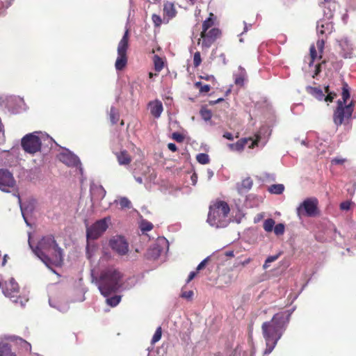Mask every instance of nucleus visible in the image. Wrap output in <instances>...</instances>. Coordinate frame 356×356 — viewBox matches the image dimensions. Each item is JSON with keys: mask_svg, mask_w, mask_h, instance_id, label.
Returning a JSON list of instances; mask_svg holds the SVG:
<instances>
[{"mask_svg": "<svg viewBox=\"0 0 356 356\" xmlns=\"http://www.w3.org/2000/svg\"><path fill=\"white\" fill-rule=\"evenodd\" d=\"M291 314V312L277 313L271 321L263 323L262 332L266 345L264 355L270 354L275 347L286 330Z\"/></svg>", "mask_w": 356, "mask_h": 356, "instance_id": "1", "label": "nucleus"}, {"mask_svg": "<svg viewBox=\"0 0 356 356\" xmlns=\"http://www.w3.org/2000/svg\"><path fill=\"white\" fill-rule=\"evenodd\" d=\"M33 251L48 268L51 266H58L63 263L62 250L51 236L42 238Z\"/></svg>", "mask_w": 356, "mask_h": 356, "instance_id": "2", "label": "nucleus"}, {"mask_svg": "<svg viewBox=\"0 0 356 356\" xmlns=\"http://www.w3.org/2000/svg\"><path fill=\"white\" fill-rule=\"evenodd\" d=\"M122 277V273L111 267L102 271L96 283L101 293L108 297L121 287Z\"/></svg>", "mask_w": 356, "mask_h": 356, "instance_id": "3", "label": "nucleus"}, {"mask_svg": "<svg viewBox=\"0 0 356 356\" xmlns=\"http://www.w3.org/2000/svg\"><path fill=\"white\" fill-rule=\"evenodd\" d=\"M52 143L53 139L41 131L26 134L22 139V147L24 150L31 154L40 151L42 146H51Z\"/></svg>", "mask_w": 356, "mask_h": 356, "instance_id": "4", "label": "nucleus"}, {"mask_svg": "<svg viewBox=\"0 0 356 356\" xmlns=\"http://www.w3.org/2000/svg\"><path fill=\"white\" fill-rule=\"evenodd\" d=\"M229 212V207L225 202H216L210 206L207 222L212 227H225L228 225Z\"/></svg>", "mask_w": 356, "mask_h": 356, "instance_id": "5", "label": "nucleus"}, {"mask_svg": "<svg viewBox=\"0 0 356 356\" xmlns=\"http://www.w3.org/2000/svg\"><path fill=\"white\" fill-rule=\"evenodd\" d=\"M347 87V84L343 86L341 99L338 101V106L336 111L334 113V122L337 125H340L346 120L349 119L351 117L353 111L352 102L349 104H347V100L350 98V93Z\"/></svg>", "mask_w": 356, "mask_h": 356, "instance_id": "6", "label": "nucleus"}, {"mask_svg": "<svg viewBox=\"0 0 356 356\" xmlns=\"http://www.w3.org/2000/svg\"><path fill=\"white\" fill-rule=\"evenodd\" d=\"M129 46V31L126 30L118 45V57L115 63L116 70H122L127 65V51Z\"/></svg>", "mask_w": 356, "mask_h": 356, "instance_id": "7", "label": "nucleus"}, {"mask_svg": "<svg viewBox=\"0 0 356 356\" xmlns=\"http://www.w3.org/2000/svg\"><path fill=\"white\" fill-rule=\"evenodd\" d=\"M318 200L315 197L305 200L297 208L296 213L299 218L303 216H313L316 213Z\"/></svg>", "mask_w": 356, "mask_h": 356, "instance_id": "8", "label": "nucleus"}, {"mask_svg": "<svg viewBox=\"0 0 356 356\" xmlns=\"http://www.w3.org/2000/svg\"><path fill=\"white\" fill-rule=\"evenodd\" d=\"M110 218H105L94 223L87 228V237L90 239H96L100 236L108 228Z\"/></svg>", "mask_w": 356, "mask_h": 356, "instance_id": "9", "label": "nucleus"}, {"mask_svg": "<svg viewBox=\"0 0 356 356\" xmlns=\"http://www.w3.org/2000/svg\"><path fill=\"white\" fill-rule=\"evenodd\" d=\"M168 241L164 237L158 238L147 251V256L151 259H157L163 252L168 250Z\"/></svg>", "mask_w": 356, "mask_h": 356, "instance_id": "10", "label": "nucleus"}, {"mask_svg": "<svg viewBox=\"0 0 356 356\" xmlns=\"http://www.w3.org/2000/svg\"><path fill=\"white\" fill-rule=\"evenodd\" d=\"M58 159L62 163L69 167H76L80 173H83V168L79 157L72 152L65 149L63 152L60 153Z\"/></svg>", "mask_w": 356, "mask_h": 356, "instance_id": "11", "label": "nucleus"}, {"mask_svg": "<svg viewBox=\"0 0 356 356\" xmlns=\"http://www.w3.org/2000/svg\"><path fill=\"white\" fill-rule=\"evenodd\" d=\"M15 181L13 174L8 170L0 169V190L9 193L15 188Z\"/></svg>", "mask_w": 356, "mask_h": 356, "instance_id": "12", "label": "nucleus"}, {"mask_svg": "<svg viewBox=\"0 0 356 356\" xmlns=\"http://www.w3.org/2000/svg\"><path fill=\"white\" fill-rule=\"evenodd\" d=\"M109 244L112 250L120 256L126 255L129 252V244L123 236H113Z\"/></svg>", "mask_w": 356, "mask_h": 356, "instance_id": "13", "label": "nucleus"}, {"mask_svg": "<svg viewBox=\"0 0 356 356\" xmlns=\"http://www.w3.org/2000/svg\"><path fill=\"white\" fill-rule=\"evenodd\" d=\"M259 138L260 137L258 135L254 140L252 138H243L235 143H229L227 146L231 151L241 152L245 146H248L249 148H254L258 145Z\"/></svg>", "mask_w": 356, "mask_h": 356, "instance_id": "14", "label": "nucleus"}, {"mask_svg": "<svg viewBox=\"0 0 356 356\" xmlns=\"http://www.w3.org/2000/svg\"><path fill=\"white\" fill-rule=\"evenodd\" d=\"M307 91L317 99L324 100L325 102H332L334 96L335 95H332V93H329L328 87L325 88V93L321 89L312 86L307 87Z\"/></svg>", "mask_w": 356, "mask_h": 356, "instance_id": "15", "label": "nucleus"}, {"mask_svg": "<svg viewBox=\"0 0 356 356\" xmlns=\"http://www.w3.org/2000/svg\"><path fill=\"white\" fill-rule=\"evenodd\" d=\"M3 293L10 299L17 297L19 291L18 284L15 282L14 278H10L8 282H6L3 287Z\"/></svg>", "mask_w": 356, "mask_h": 356, "instance_id": "16", "label": "nucleus"}, {"mask_svg": "<svg viewBox=\"0 0 356 356\" xmlns=\"http://www.w3.org/2000/svg\"><path fill=\"white\" fill-rule=\"evenodd\" d=\"M177 13V11L173 3L170 1H165L163 3V23L168 24L172 19L176 17Z\"/></svg>", "mask_w": 356, "mask_h": 356, "instance_id": "17", "label": "nucleus"}, {"mask_svg": "<svg viewBox=\"0 0 356 356\" xmlns=\"http://www.w3.org/2000/svg\"><path fill=\"white\" fill-rule=\"evenodd\" d=\"M324 39L323 38H319L316 42V47L314 45H312L310 47V58L311 61L309 62V66H311L314 61L317 59L318 58H321V56H318V53L316 51V49H318V52L321 54L323 51V49L324 48Z\"/></svg>", "mask_w": 356, "mask_h": 356, "instance_id": "18", "label": "nucleus"}, {"mask_svg": "<svg viewBox=\"0 0 356 356\" xmlns=\"http://www.w3.org/2000/svg\"><path fill=\"white\" fill-rule=\"evenodd\" d=\"M316 29L318 34L327 35L332 32L333 25L327 20H320L317 22Z\"/></svg>", "mask_w": 356, "mask_h": 356, "instance_id": "19", "label": "nucleus"}, {"mask_svg": "<svg viewBox=\"0 0 356 356\" xmlns=\"http://www.w3.org/2000/svg\"><path fill=\"white\" fill-rule=\"evenodd\" d=\"M220 35V31L218 29H212L209 31L206 32V37L202 38L203 39L202 41V47H205L207 48L209 47L213 40Z\"/></svg>", "mask_w": 356, "mask_h": 356, "instance_id": "20", "label": "nucleus"}, {"mask_svg": "<svg viewBox=\"0 0 356 356\" xmlns=\"http://www.w3.org/2000/svg\"><path fill=\"white\" fill-rule=\"evenodd\" d=\"M151 114L156 118H159L163 112V105L161 102L155 100L150 102L148 104Z\"/></svg>", "mask_w": 356, "mask_h": 356, "instance_id": "21", "label": "nucleus"}, {"mask_svg": "<svg viewBox=\"0 0 356 356\" xmlns=\"http://www.w3.org/2000/svg\"><path fill=\"white\" fill-rule=\"evenodd\" d=\"M253 181L250 177H246L237 184V190L240 194L248 192L251 189Z\"/></svg>", "mask_w": 356, "mask_h": 356, "instance_id": "22", "label": "nucleus"}, {"mask_svg": "<svg viewBox=\"0 0 356 356\" xmlns=\"http://www.w3.org/2000/svg\"><path fill=\"white\" fill-rule=\"evenodd\" d=\"M118 163L121 165H128L130 163L131 159L126 150L120 151L115 153Z\"/></svg>", "mask_w": 356, "mask_h": 356, "instance_id": "23", "label": "nucleus"}, {"mask_svg": "<svg viewBox=\"0 0 356 356\" xmlns=\"http://www.w3.org/2000/svg\"><path fill=\"white\" fill-rule=\"evenodd\" d=\"M0 356H16L6 342H0Z\"/></svg>", "mask_w": 356, "mask_h": 356, "instance_id": "24", "label": "nucleus"}, {"mask_svg": "<svg viewBox=\"0 0 356 356\" xmlns=\"http://www.w3.org/2000/svg\"><path fill=\"white\" fill-rule=\"evenodd\" d=\"M213 15L212 13H210L209 17L202 24V31L201 33V38H205L206 37V32L207 30L212 26L213 24V21L212 19V17Z\"/></svg>", "mask_w": 356, "mask_h": 356, "instance_id": "25", "label": "nucleus"}, {"mask_svg": "<svg viewBox=\"0 0 356 356\" xmlns=\"http://www.w3.org/2000/svg\"><path fill=\"white\" fill-rule=\"evenodd\" d=\"M284 190V186L283 184H273L268 188V191L272 194H282Z\"/></svg>", "mask_w": 356, "mask_h": 356, "instance_id": "26", "label": "nucleus"}, {"mask_svg": "<svg viewBox=\"0 0 356 356\" xmlns=\"http://www.w3.org/2000/svg\"><path fill=\"white\" fill-rule=\"evenodd\" d=\"M275 222L272 218H268L264 222V229L267 232H270L273 231Z\"/></svg>", "mask_w": 356, "mask_h": 356, "instance_id": "27", "label": "nucleus"}, {"mask_svg": "<svg viewBox=\"0 0 356 356\" xmlns=\"http://www.w3.org/2000/svg\"><path fill=\"white\" fill-rule=\"evenodd\" d=\"M20 209H21V211H22V215L24 219V221L26 222V225H29L27 220H26V215L29 213V212H31L32 210H33V206L32 205H29L27 207H25L24 204H20Z\"/></svg>", "mask_w": 356, "mask_h": 356, "instance_id": "28", "label": "nucleus"}, {"mask_svg": "<svg viewBox=\"0 0 356 356\" xmlns=\"http://www.w3.org/2000/svg\"><path fill=\"white\" fill-rule=\"evenodd\" d=\"M117 202L120 205L121 209H130L131 207V202L125 197H120Z\"/></svg>", "mask_w": 356, "mask_h": 356, "instance_id": "29", "label": "nucleus"}, {"mask_svg": "<svg viewBox=\"0 0 356 356\" xmlns=\"http://www.w3.org/2000/svg\"><path fill=\"white\" fill-rule=\"evenodd\" d=\"M120 300H121L120 296H114L111 298H107L106 300V302L108 305H110L111 307H115L119 304Z\"/></svg>", "mask_w": 356, "mask_h": 356, "instance_id": "30", "label": "nucleus"}, {"mask_svg": "<svg viewBox=\"0 0 356 356\" xmlns=\"http://www.w3.org/2000/svg\"><path fill=\"white\" fill-rule=\"evenodd\" d=\"M196 159L200 164L203 165L207 164L209 162V155L204 153L198 154L196 156Z\"/></svg>", "mask_w": 356, "mask_h": 356, "instance_id": "31", "label": "nucleus"}, {"mask_svg": "<svg viewBox=\"0 0 356 356\" xmlns=\"http://www.w3.org/2000/svg\"><path fill=\"white\" fill-rule=\"evenodd\" d=\"M200 115L205 121L209 120L212 117L211 111L206 108L200 110Z\"/></svg>", "mask_w": 356, "mask_h": 356, "instance_id": "32", "label": "nucleus"}, {"mask_svg": "<svg viewBox=\"0 0 356 356\" xmlns=\"http://www.w3.org/2000/svg\"><path fill=\"white\" fill-rule=\"evenodd\" d=\"M118 118H119V115H118V111L112 107L111 108V111H110V118H111V121L112 122L113 124H115L117 123V122L118 121Z\"/></svg>", "mask_w": 356, "mask_h": 356, "instance_id": "33", "label": "nucleus"}, {"mask_svg": "<svg viewBox=\"0 0 356 356\" xmlns=\"http://www.w3.org/2000/svg\"><path fill=\"white\" fill-rule=\"evenodd\" d=\"M275 232V234L277 236L282 235L285 230L284 225L282 223H279L274 226V228L273 229Z\"/></svg>", "mask_w": 356, "mask_h": 356, "instance_id": "34", "label": "nucleus"}, {"mask_svg": "<svg viewBox=\"0 0 356 356\" xmlns=\"http://www.w3.org/2000/svg\"><path fill=\"white\" fill-rule=\"evenodd\" d=\"M154 63L155 70L156 72H160L163 67V63L162 60L159 57L155 56L154 59Z\"/></svg>", "mask_w": 356, "mask_h": 356, "instance_id": "35", "label": "nucleus"}, {"mask_svg": "<svg viewBox=\"0 0 356 356\" xmlns=\"http://www.w3.org/2000/svg\"><path fill=\"white\" fill-rule=\"evenodd\" d=\"M92 193H98L99 196L101 199L104 198L106 195V191L102 186H95L92 188Z\"/></svg>", "mask_w": 356, "mask_h": 356, "instance_id": "36", "label": "nucleus"}, {"mask_svg": "<svg viewBox=\"0 0 356 356\" xmlns=\"http://www.w3.org/2000/svg\"><path fill=\"white\" fill-rule=\"evenodd\" d=\"M140 227L142 231H150L153 228V225L147 220H142Z\"/></svg>", "mask_w": 356, "mask_h": 356, "instance_id": "37", "label": "nucleus"}, {"mask_svg": "<svg viewBox=\"0 0 356 356\" xmlns=\"http://www.w3.org/2000/svg\"><path fill=\"white\" fill-rule=\"evenodd\" d=\"M245 79V72L243 70H241L239 75L236 76L235 78V83L236 85L243 86Z\"/></svg>", "mask_w": 356, "mask_h": 356, "instance_id": "38", "label": "nucleus"}, {"mask_svg": "<svg viewBox=\"0 0 356 356\" xmlns=\"http://www.w3.org/2000/svg\"><path fill=\"white\" fill-rule=\"evenodd\" d=\"M278 254L268 257L266 259L265 263L263 266L264 269H267L270 266V264L275 261L278 259Z\"/></svg>", "mask_w": 356, "mask_h": 356, "instance_id": "39", "label": "nucleus"}, {"mask_svg": "<svg viewBox=\"0 0 356 356\" xmlns=\"http://www.w3.org/2000/svg\"><path fill=\"white\" fill-rule=\"evenodd\" d=\"M152 22L155 26L159 27L161 26V24L163 22V17L161 18V16L153 14L152 16Z\"/></svg>", "mask_w": 356, "mask_h": 356, "instance_id": "40", "label": "nucleus"}, {"mask_svg": "<svg viewBox=\"0 0 356 356\" xmlns=\"http://www.w3.org/2000/svg\"><path fill=\"white\" fill-rule=\"evenodd\" d=\"M161 334H162L161 327H159L156 329V330L152 339V343H155L158 342L161 338Z\"/></svg>", "mask_w": 356, "mask_h": 356, "instance_id": "41", "label": "nucleus"}, {"mask_svg": "<svg viewBox=\"0 0 356 356\" xmlns=\"http://www.w3.org/2000/svg\"><path fill=\"white\" fill-rule=\"evenodd\" d=\"M195 86L199 88L200 92L202 93H206L210 90L209 85H202L201 82H196Z\"/></svg>", "mask_w": 356, "mask_h": 356, "instance_id": "42", "label": "nucleus"}, {"mask_svg": "<svg viewBox=\"0 0 356 356\" xmlns=\"http://www.w3.org/2000/svg\"><path fill=\"white\" fill-rule=\"evenodd\" d=\"M202 62L200 53L199 51H197L195 53L193 56V65L195 67H198Z\"/></svg>", "mask_w": 356, "mask_h": 356, "instance_id": "43", "label": "nucleus"}, {"mask_svg": "<svg viewBox=\"0 0 356 356\" xmlns=\"http://www.w3.org/2000/svg\"><path fill=\"white\" fill-rule=\"evenodd\" d=\"M95 246H90V245H87V248H86V255H87V257L90 259L93 253L95 252Z\"/></svg>", "mask_w": 356, "mask_h": 356, "instance_id": "44", "label": "nucleus"}, {"mask_svg": "<svg viewBox=\"0 0 356 356\" xmlns=\"http://www.w3.org/2000/svg\"><path fill=\"white\" fill-rule=\"evenodd\" d=\"M346 159L341 157H336L332 160L333 165H342L346 162Z\"/></svg>", "mask_w": 356, "mask_h": 356, "instance_id": "45", "label": "nucleus"}, {"mask_svg": "<svg viewBox=\"0 0 356 356\" xmlns=\"http://www.w3.org/2000/svg\"><path fill=\"white\" fill-rule=\"evenodd\" d=\"M350 204H351L350 202L346 201V202H342L340 204V208L341 210L348 211L350 208Z\"/></svg>", "mask_w": 356, "mask_h": 356, "instance_id": "46", "label": "nucleus"}, {"mask_svg": "<svg viewBox=\"0 0 356 356\" xmlns=\"http://www.w3.org/2000/svg\"><path fill=\"white\" fill-rule=\"evenodd\" d=\"M172 138L177 142H181L184 139V137L181 134L175 132L172 134Z\"/></svg>", "mask_w": 356, "mask_h": 356, "instance_id": "47", "label": "nucleus"}, {"mask_svg": "<svg viewBox=\"0 0 356 356\" xmlns=\"http://www.w3.org/2000/svg\"><path fill=\"white\" fill-rule=\"evenodd\" d=\"M193 292L192 291H184L181 293V297L186 298V299L191 298L193 297Z\"/></svg>", "mask_w": 356, "mask_h": 356, "instance_id": "48", "label": "nucleus"}, {"mask_svg": "<svg viewBox=\"0 0 356 356\" xmlns=\"http://www.w3.org/2000/svg\"><path fill=\"white\" fill-rule=\"evenodd\" d=\"M19 301H18V299H15V300H13V302H16V303H18V302H19V303L20 304V305H21V306H24V305H25V303H26V302L28 301V300H29L27 298H25V297H24V298H21V297H19Z\"/></svg>", "mask_w": 356, "mask_h": 356, "instance_id": "49", "label": "nucleus"}, {"mask_svg": "<svg viewBox=\"0 0 356 356\" xmlns=\"http://www.w3.org/2000/svg\"><path fill=\"white\" fill-rule=\"evenodd\" d=\"M208 258H206L203 261H202L197 267V271H200L202 269H203L205 267Z\"/></svg>", "mask_w": 356, "mask_h": 356, "instance_id": "50", "label": "nucleus"}, {"mask_svg": "<svg viewBox=\"0 0 356 356\" xmlns=\"http://www.w3.org/2000/svg\"><path fill=\"white\" fill-rule=\"evenodd\" d=\"M223 137L227 140H234V136L229 133V132H225L224 134H223Z\"/></svg>", "mask_w": 356, "mask_h": 356, "instance_id": "51", "label": "nucleus"}, {"mask_svg": "<svg viewBox=\"0 0 356 356\" xmlns=\"http://www.w3.org/2000/svg\"><path fill=\"white\" fill-rule=\"evenodd\" d=\"M168 147L172 152H176L177 151V146L174 143H169L168 145Z\"/></svg>", "mask_w": 356, "mask_h": 356, "instance_id": "52", "label": "nucleus"}, {"mask_svg": "<svg viewBox=\"0 0 356 356\" xmlns=\"http://www.w3.org/2000/svg\"><path fill=\"white\" fill-rule=\"evenodd\" d=\"M196 275V272H191L187 279V282H191Z\"/></svg>", "mask_w": 356, "mask_h": 356, "instance_id": "53", "label": "nucleus"}, {"mask_svg": "<svg viewBox=\"0 0 356 356\" xmlns=\"http://www.w3.org/2000/svg\"><path fill=\"white\" fill-rule=\"evenodd\" d=\"M202 79H205L207 81H214L215 80L214 76L212 75H211V76L207 75L206 76H202Z\"/></svg>", "mask_w": 356, "mask_h": 356, "instance_id": "54", "label": "nucleus"}, {"mask_svg": "<svg viewBox=\"0 0 356 356\" xmlns=\"http://www.w3.org/2000/svg\"><path fill=\"white\" fill-rule=\"evenodd\" d=\"M207 176L209 179H211L213 176V172L210 169L207 170Z\"/></svg>", "mask_w": 356, "mask_h": 356, "instance_id": "55", "label": "nucleus"}, {"mask_svg": "<svg viewBox=\"0 0 356 356\" xmlns=\"http://www.w3.org/2000/svg\"><path fill=\"white\" fill-rule=\"evenodd\" d=\"M191 180L193 181V184L195 185L197 181V175L195 174L192 175Z\"/></svg>", "mask_w": 356, "mask_h": 356, "instance_id": "56", "label": "nucleus"}, {"mask_svg": "<svg viewBox=\"0 0 356 356\" xmlns=\"http://www.w3.org/2000/svg\"><path fill=\"white\" fill-rule=\"evenodd\" d=\"M251 259L250 258L247 259H245L244 261H243L241 262V264L243 266H246L247 264H248L250 262Z\"/></svg>", "mask_w": 356, "mask_h": 356, "instance_id": "57", "label": "nucleus"}, {"mask_svg": "<svg viewBox=\"0 0 356 356\" xmlns=\"http://www.w3.org/2000/svg\"><path fill=\"white\" fill-rule=\"evenodd\" d=\"M7 257L8 255L7 254H5L4 257H3V261H2V266H5L6 261H7Z\"/></svg>", "mask_w": 356, "mask_h": 356, "instance_id": "58", "label": "nucleus"}, {"mask_svg": "<svg viewBox=\"0 0 356 356\" xmlns=\"http://www.w3.org/2000/svg\"><path fill=\"white\" fill-rule=\"evenodd\" d=\"M136 181L139 183V184H142L143 183V179L141 177H136Z\"/></svg>", "mask_w": 356, "mask_h": 356, "instance_id": "59", "label": "nucleus"}, {"mask_svg": "<svg viewBox=\"0 0 356 356\" xmlns=\"http://www.w3.org/2000/svg\"><path fill=\"white\" fill-rule=\"evenodd\" d=\"M157 74H154L153 72H149V77L150 79H152L154 76H156Z\"/></svg>", "mask_w": 356, "mask_h": 356, "instance_id": "60", "label": "nucleus"}, {"mask_svg": "<svg viewBox=\"0 0 356 356\" xmlns=\"http://www.w3.org/2000/svg\"><path fill=\"white\" fill-rule=\"evenodd\" d=\"M315 67L316 68V74H317L319 72V66H318V65H316Z\"/></svg>", "mask_w": 356, "mask_h": 356, "instance_id": "61", "label": "nucleus"}, {"mask_svg": "<svg viewBox=\"0 0 356 356\" xmlns=\"http://www.w3.org/2000/svg\"><path fill=\"white\" fill-rule=\"evenodd\" d=\"M222 101H223V99L222 98H220L218 100H216V102H222Z\"/></svg>", "mask_w": 356, "mask_h": 356, "instance_id": "62", "label": "nucleus"}, {"mask_svg": "<svg viewBox=\"0 0 356 356\" xmlns=\"http://www.w3.org/2000/svg\"><path fill=\"white\" fill-rule=\"evenodd\" d=\"M17 99H18V100H19L20 102L24 103V100H23L22 99H21V98H19V97H18Z\"/></svg>", "mask_w": 356, "mask_h": 356, "instance_id": "63", "label": "nucleus"}, {"mask_svg": "<svg viewBox=\"0 0 356 356\" xmlns=\"http://www.w3.org/2000/svg\"><path fill=\"white\" fill-rule=\"evenodd\" d=\"M67 309V307H65L63 309H62V312H65Z\"/></svg>", "mask_w": 356, "mask_h": 356, "instance_id": "64", "label": "nucleus"}]
</instances>
